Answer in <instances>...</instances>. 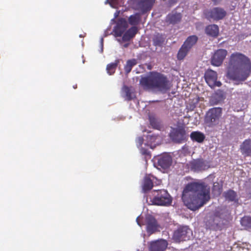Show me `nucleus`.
<instances>
[{
	"instance_id": "obj_35",
	"label": "nucleus",
	"mask_w": 251,
	"mask_h": 251,
	"mask_svg": "<svg viewBox=\"0 0 251 251\" xmlns=\"http://www.w3.org/2000/svg\"><path fill=\"white\" fill-rule=\"evenodd\" d=\"M149 119H150V123H151V125L153 127H156L157 125H156V121L155 119L151 117V116H150Z\"/></svg>"
},
{
	"instance_id": "obj_22",
	"label": "nucleus",
	"mask_w": 251,
	"mask_h": 251,
	"mask_svg": "<svg viewBox=\"0 0 251 251\" xmlns=\"http://www.w3.org/2000/svg\"><path fill=\"white\" fill-rule=\"evenodd\" d=\"M147 139V143L146 144L150 146L151 149H153L156 145H158L160 141V137L154 135H148Z\"/></svg>"
},
{
	"instance_id": "obj_30",
	"label": "nucleus",
	"mask_w": 251,
	"mask_h": 251,
	"mask_svg": "<svg viewBox=\"0 0 251 251\" xmlns=\"http://www.w3.org/2000/svg\"><path fill=\"white\" fill-rule=\"evenodd\" d=\"M241 224L245 228H251V217H244L241 220Z\"/></svg>"
},
{
	"instance_id": "obj_18",
	"label": "nucleus",
	"mask_w": 251,
	"mask_h": 251,
	"mask_svg": "<svg viewBox=\"0 0 251 251\" xmlns=\"http://www.w3.org/2000/svg\"><path fill=\"white\" fill-rule=\"evenodd\" d=\"M170 136L174 142L176 143H180L184 139L183 131L178 129L172 128Z\"/></svg>"
},
{
	"instance_id": "obj_9",
	"label": "nucleus",
	"mask_w": 251,
	"mask_h": 251,
	"mask_svg": "<svg viewBox=\"0 0 251 251\" xmlns=\"http://www.w3.org/2000/svg\"><path fill=\"white\" fill-rule=\"evenodd\" d=\"M146 230L149 235L159 231V225L155 219L151 215L146 217Z\"/></svg>"
},
{
	"instance_id": "obj_7",
	"label": "nucleus",
	"mask_w": 251,
	"mask_h": 251,
	"mask_svg": "<svg viewBox=\"0 0 251 251\" xmlns=\"http://www.w3.org/2000/svg\"><path fill=\"white\" fill-rule=\"evenodd\" d=\"M197 40V37L195 35L188 37L178 52L177 57L178 59L180 60L184 58L189 50L196 43Z\"/></svg>"
},
{
	"instance_id": "obj_17",
	"label": "nucleus",
	"mask_w": 251,
	"mask_h": 251,
	"mask_svg": "<svg viewBox=\"0 0 251 251\" xmlns=\"http://www.w3.org/2000/svg\"><path fill=\"white\" fill-rule=\"evenodd\" d=\"M190 167L192 170L195 172H199L204 170L208 168V166L205 162L202 160H193L190 163Z\"/></svg>"
},
{
	"instance_id": "obj_3",
	"label": "nucleus",
	"mask_w": 251,
	"mask_h": 251,
	"mask_svg": "<svg viewBox=\"0 0 251 251\" xmlns=\"http://www.w3.org/2000/svg\"><path fill=\"white\" fill-rule=\"evenodd\" d=\"M140 84L144 89L155 93H164L170 89L169 82L167 78L164 75L155 72L142 77Z\"/></svg>"
},
{
	"instance_id": "obj_26",
	"label": "nucleus",
	"mask_w": 251,
	"mask_h": 251,
	"mask_svg": "<svg viewBox=\"0 0 251 251\" xmlns=\"http://www.w3.org/2000/svg\"><path fill=\"white\" fill-rule=\"evenodd\" d=\"M224 197L226 201L236 202L238 201V197L235 192L229 190L224 193Z\"/></svg>"
},
{
	"instance_id": "obj_42",
	"label": "nucleus",
	"mask_w": 251,
	"mask_h": 251,
	"mask_svg": "<svg viewBox=\"0 0 251 251\" xmlns=\"http://www.w3.org/2000/svg\"><path fill=\"white\" fill-rule=\"evenodd\" d=\"M84 36H85V35H83V34H80V35H79V37H84Z\"/></svg>"
},
{
	"instance_id": "obj_25",
	"label": "nucleus",
	"mask_w": 251,
	"mask_h": 251,
	"mask_svg": "<svg viewBox=\"0 0 251 251\" xmlns=\"http://www.w3.org/2000/svg\"><path fill=\"white\" fill-rule=\"evenodd\" d=\"M205 32L207 34L212 37H216L219 33V27L216 25H211L205 28Z\"/></svg>"
},
{
	"instance_id": "obj_5",
	"label": "nucleus",
	"mask_w": 251,
	"mask_h": 251,
	"mask_svg": "<svg viewBox=\"0 0 251 251\" xmlns=\"http://www.w3.org/2000/svg\"><path fill=\"white\" fill-rule=\"evenodd\" d=\"M222 113V109L221 108L215 107L210 109L205 116V123L210 126L216 125L219 123Z\"/></svg>"
},
{
	"instance_id": "obj_32",
	"label": "nucleus",
	"mask_w": 251,
	"mask_h": 251,
	"mask_svg": "<svg viewBox=\"0 0 251 251\" xmlns=\"http://www.w3.org/2000/svg\"><path fill=\"white\" fill-rule=\"evenodd\" d=\"M117 66V62L112 63L111 64L107 65V67H106V70H107V73L109 75H113L115 73Z\"/></svg>"
},
{
	"instance_id": "obj_27",
	"label": "nucleus",
	"mask_w": 251,
	"mask_h": 251,
	"mask_svg": "<svg viewBox=\"0 0 251 251\" xmlns=\"http://www.w3.org/2000/svg\"><path fill=\"white\" fill-rule=\"evenodd\" d=\"M181 18V17L179 13L173 12L167 16L166 21L170 24H174L179 22Z\"/></svg>"
},
{
	"instance_id": "obj_24",
	"label": "nucleus",
	"mask_w": 251,
	"mask_h": 251,
	"mask_svg": "<svg viewBox=\"0 0 251 251\" xmlns=\"http://www.w3.org/2000/svg\"><path fill=\"white\" fill-rule=\"evenodd\" d=\"M152 176H146L144 179L142 185L143 191L146 192L151 190L153 187L152 180L151 178Z\"/></svg>"
},
{
	"instance_id": "obj_1",
	"label": "nucleus",
	"mask_w": 251,
	"mask_h": 251,
	"mask_svg": "<svg viewBox=\"0 0 251 251\" xmlns=\"http://www.w3.org/2000/svg\"><path fill=\"white\" fill-rule=\"evenodd\" d=\"M182 199L185 205L195 211L210 199V188L203 182L188 184L183 190Z\"/></svg>"
},
{
	"instance_id": "obj_21",
	"label": "nucleus",
	"mask_w": 251,
	"mask_h": 251,
	"mask_svg": "<svg viewBox=\"0 0 251 251\" xmlns=\"http://www.w3.org/2000/svg\"><path fill=\"white\" fill-rule=\"evenodd\" d=\"M154 0H140L138 3V8L143 12L149 10Z\"/></svg>"
},
{
	"instance_id": "obj_2",
	"label": "nucleus",
	"mask_w": 251,
	"mask_h": 251,
	"mask_svg": "<svg viewBox=\"0 0 251 251\" xmlns=\"http://www.w3.org/2000/svg\"><path fill=\"white\" fill-rule=\"evenodd\" d=\"M251 67L249 60L244 54L232 53L227 68V77L235 81H244L250 75Z\"/></svg>"
},
{
	"instance_id": "obj_19",
	"label": "nucleus",
	"mask_w": 251,
	"mask_h": 251,
	"mask_svg": "<svg viewBox=\"0 0 251 251\" xmlns=\"http://www.w3.org/2000/svg\"><path fill=\"white\" fill-rule=\"evenodd\" d=\"M241 152L245 156L251 155V140H246L240 146Z\"/></svg>"
},
{
	"instance_id": "obj_38",
	"label": "nucleus",
	"mask_w": 251,
	"mask_h": 251,
	"mask_svg": "<svg viewBox=\"0 0 251 251\" xmlns=\"http://www.w3.org/2000/svg\"><path fill=\"white\" fill-rule=\"evenodd\" d=\"M141 152L143 154L149 155L148 151L146 149H144L142 148L141 149Z\"/></svg>"
},
{
	"instance_id": "obj_20",
	"label": "nucleus",
	"mask_w": 251,
	"mask_h": 251,
	"mask_svg": "<svg viewBox=\"0 0 251 251\" xmlns=\"http://www.w3.org/2000/svg\"><path fill=\"white\" fill-rule=\"evenodd\" d=\"M137 28L135 26L131 27L124 34V36L122 38H117V41L121 43L122 41H129L135 35L137 32Z\"/></svg>"
},
{
	"instance_id": "obj_6",
	"label": "nucleus",
	"mask_w": 251,
	"mask_h": 251,
	"mask_svg": "<svg viewBox=\"0 0 251 251\" xmlns=\"http://www.w3.org/2000/svg\"><path fill=\"white\" fill-rule=\"evenodd\" d=\"M192 236V230L187 226H183L174 232L173 239L176 242H179L190 239Z\"/></svg>"
},
{
	"instance_id": "obj_29",
	"label": "nucleus",
	"mask_w": 251,
	"mask_h": 251,
	"mask_svg": "<svg viewBox=\"0 0 251 251\" xmlns=\"http://www.w3.org/2000/svg\"><path fill=\"white\" fill-rule=\"evenodd\" d=\"M137 63V61L136 59H133L131 60H129L127 61L125 67V70L126 72L128 74L129 73L131 69L133 66L135 65Z\"/></svg>"
},
{
	"instance_id": "obj_40",
	"label": "nucleus",
	"mask_w": 251,
	"mask_h": 251,
	"mask_svg": "<svg viewBox=\"0 0 251 251\" xmlns=\"http://www.w3.org/2000/svg\"><path fill=\"white\" fill-rule=\"evenodd\" d=\"M119 14V12L118 11H116L115 14H114V17H115V18H116L118 16V15Z\"/></svg>"
},
{
	"instance_id": "obj_23",
	"label": "nucleus",
	"mask_w": 251,
	"mask_h": 251,
	"mask_svg": "<svg viewBox=\"0 0 251 251\" xmlns=\"http://www.w3.org/2000/svg\"><path fill=\"white\" fill-rule=\"evenodd\" d=\"M121 95L126 100H130L135 97L132 90L126 86H124L123 87Z\"/></svg>"
},
{
	"instance_id": "obj_11",
	"label": "nucleus",
	"mask_w": 251,
	"mask_h": 251,
	"mask_svg": "<svg viewBox=\"0 0 251 251\" xmlns=\"http://www.w3.org/2000/svg\"><path fill=\"white\" fill-rule=\"evenodd\" d=\"M227 55L226 50L220 49L216 50L211 58V64L215 66H219L223 63Z\"/></svg>"
},
{
	"instance_id": "obj_10",
	"label": "nucleus",
	"mask_w": 251,
	"mask_h": 251,
	"mask_svg": "<svg viewBox=\"0 0 251 251\" xmlns=\"http://www.w3.org/2000/svg\"><path fill=\"white\" fill-rule=\"evenodd\" d=\"M205 79L206 83L211 88H213L215 86L220 87L222 85L221 82L217 80V73L211 70H207L205 72Z\"/></svg>"
},
{
	"instance_id": "obj_16",
	"label": "nucleus",
	"mask_w": 251,
	"mask_h": 251,
	"mask_svg": "<svg viewBox=\"0 0 251 251\" xmlns=\"http://www.w3.org/2000/svg\"><path fill=\"white\" fill-rule=\"evenodd\" d=\"M172 162L171 157L168 154H165L158 158L157 164L161 168L166 169L171 165Z\"/></svg>"
},
{
	"instance_id": "obj_4",
	"label": "nucleus",
	"mask_w": 251,
	"mask_h": 251,
	"mask_svg": "<svg viewBox=\"0 0 251 251\" xmlns=\"http://www.w3.org/2000/svg\"><path fill=\"white\" fill-rule=\"evenodd\" d=\"M153 197L151 198L152 204L157 205L167 206L171 204L172 199L165 190H154Z\"/></svg>"
},
{
	"instance_id": "obj_8",
	"label": "nucleus",
	"mask_w": 251,
	"mask_h": 251,
	"mask_svg": "<svg viewBox=\"0 0 251 251\" xmlns=\"http://www.w3.org/2000/svg\"><path fill=\"white\" fill-rule=\"evenodd\" d=\"M224 224L223 217L216 213L206 221V225L210 229L218 230L221 228L222 225Z\"/></svg>"
},
{
	"instance_id": "obj_28",
	"label": "nucleus",
	"mask_w": 251,
	"mask_h": 251,
	"mask_svg": "<svg viewBox=\"0 0 251 251\" xmlns=\"http://www.w3.org/2000/svg\"><path fill=\"white\" fill-rule=\"evenodd\" d=\"M190 137L193 140L201 142L204 139V135L200 132L194 131L191 133Z\"/></svg>"
},
{
	"instance_id": "obj_33",
	"label": "nucleus",
	"mask_w": 251,
	"mask_h": 251,
	"mask_svg": "<svg viewBox=\"0 0 251 251\" xmlns=\"http://www.w3.org/2000/svg\"><path fill=\"white\" fill-rule=\"evenodd\" d=\"M119 0H106L105 3H108L112 7L116 8L119 5Z\"/></svg>"
},
{
	"instance_id": "obj_13",
	"label": "nucleus",
	"mask_w": 251,
	"mask_h": 251,
	"mask_svg": "<svg viewBox=\"0 0 251 251\" xmlns=\"http://www.w3.org/2000/svg\"><path fill=\"white\" fill-rule=\"evenodd\" d=\"M167 246L166 240L160 239L151 242L149 248L150 251H165Z\"/></svg>"
},
{
	"instance_id": "obj_15",
	"label": "nucleus",
	"mask_w": 251,
	"mask_h": 251,
	"mask_svg": "<svg viewBox=\"0 0 251 251\" xmlns=\"http://www.w3.org/2000/svg\"><path fill=\"white\" fill-rule=\"evenodd\" d=\"M226 98L224 93L221 90H218L212 95L210 99V102L212 105H217L223 102Z\"/></svg>"
},
{
	"instance_id": "obj_41",
	"label": "nucleus",
	"mask_w": 251,
	"mask_h": 251,
	"mask_svg": "<svg viewBox=\"0 0 251 251\" xmlns=\"http://www.w3.org/2000/svg\"><path fill=\"white\" fill-rule=\"evenodd\" d=\"M128 44H126L124 45V47L126 48L128 46Z\"/></svg>"
},
{
	"instance_id": "obj_12",
	"label": "nucleus",
	"mask_w": 251,
	"mask_h": 251,
	"mask_svg": "<svg viewBox=\"0 0 251 251\" xmlns=\"http://www.w3.org/2000/svg\"><path fill=\"white\" fill-rule=\"evenodd\" d=\"M226 15V12L223 8L215 7L208 12L207 16L214 21H218L224 18Z\"/></svg>"
},
{
	"instance_id": "obj_34",
	"label": "nucleus",
	"mask_w": 251,
	"mask_h": 251,
	"mask_svg": "<svg viewBox=\"0 0 251 251\" xmlns=\"http://www.w3.org/2000/svg\"><path fill=\"white\" fill-rule=\"evenodd\" d=\"M164 41V39L160 36V38L157 40V38L154 40V42L157 45L160 46Z\"/></svg>"
},
{
	"instance_id": "obj_36",
	"label": "nucleus",
	"mask_w": 251,
	"mask_h": 251,
	"mask_svg": "<svg viewBox=\"0 0 251 251\" xmlns=\"http://www.w3.org/2000/svg\"><path fill=\"white\" fill-rule=\"evenodd\" d=\"M144 139L142 137H138L136 139V144L138 147H139V146H141L142 145V143L143 142Z\"/></svg>"
},
{
	"instance_id": "obj_14",
	"label": "nucleus",
	"mask_w": 251,
	"mask_h": 251,
	"mask_svg": "<svg viewBox=\"0 0 251 251\" xmlns=\"http://www.w3.org/2000/svg\"><path fill=\"white\" fill-rule=\"evenodd\" d=\"M127 26L128 24L125 19H121L119 20L117 25L114 29L115 36L121 37L127 29Z\"/></svg>"
},
{
	"instance_id": "obj_39",
	"label": "nucleus",
	"mask_w": 251,
	"mask_h": 251,
	"mask_svg": "<svg viewBox=\"0 0 251 251\" xmlns=\"http://www.w3.org/2000/svg\"><path fill=\"white\" fill-rule=\"evenodd\" d=\"M140 216H138L137 218H136V222L138 224V225L140 226H141V224L140 222Z\"/></svg>"
},
{
	"instance_id": "obj_37",
	"label": "nucleus",
	"mask_w": 251,
	"mask_h": 251,
	"mask_svg": "<svg viewBox=\"0 0 251 251\" xmlns=\"http://www.w3.org/2000/svg\"><path fill=\"white\" fill-rule=\"evenodd\" d=\"M103 39L101 38L100 39V52L101 53L103 51Z\"/></svg>"
},
{
	"instance_id": "obj_31",
	"label": "nucleus",
	"mask_w": 251,
	"mask_h": 251,
	"mask_svg": "<svg viewBox=\"0 0 251 251\" xmlns=\"http://www.w3.org/2000/svg\"><path fill=\"white\" fill-rule=\"evenodd\" d=\"M129 23L133 25H137L140 21V15L139 14H135L131 15L128 19Z\"/></svg>"
}]
</instances>
